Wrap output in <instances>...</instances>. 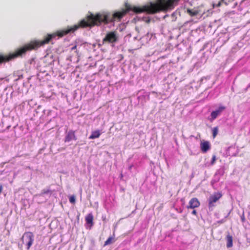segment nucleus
<instances>
[{
	"instance_id": "obj_18",
	"label": "nucleus",
	"mask_w": 250,
	"mask_h": 250,
	"mask_svg": "<svg viewBox=\"0 0 250 250\" xmlns=\"http://www.w3.org/2000/svg\"><path fill=\"white\" fill-rule=\"evenodd\" d=\"M225 109V107L223 106H220L218 109L217 110L218 113L220 114L224 109Z\"/></svg>"
},
{
	"instance_id": "obj_1",
	"label": "nucleus",
	"mask_w": 250,
	"mask_h": 250,
	"mask_svg": "<svg viewBox=\"0 0 250 250\" xmlns=\"http://www.w3.org/2000/svg\"><path fill=\"white\" fill-rule=\"evenodd\" d=\"M125 9L116 11L111 15L107 12L98 13L95 15L90 13L86 17L85 19L82 20L78 24L58 30L53 34H47L42 40L31 41L20 47V57H22L28 51L37 49L41 46L48 44L52 39L55 38L56 36L60 38L62 37L69 33L75 32L79 28L91 27L95 25L99 26L102 23L107 24L116 21H119L130 11H132L137 14L146 12L148 14H153L158 12L157 5L152 3L149 6L145 5L142 7L133 6L127 2L125 3Z\"/></svg>"
},
{
	"instance_id": "obj_10",
	"label": "nucleus",
	"mask_w": 250,
	"mask_h": 250,
	"mask_svg": "<svg viewBox=\"0 0 250 250\" xmlns=\"http://www.w3.org/2000/svg\"><path fill=\"white\" fill-rule=\"evenodd\" d=\"M226 241H227V247L228 248H231L233 245L232 236L231 235H230L229 234H228L226 236Z\"/></svg>"
},
{
	"instance_id": "obj_19",
	"label": "nucleus",
	"mask_w": 250,
	"mask_h": 250,
	"mask_svg": "<svg viewBox=\"0 0 250 250\" xmlns=\"http://www.w3.org/2000/svg\"><path fill=\"white\" fill-rule=\"evenodd\" d=\"M225 109V107L223 106H220L218 109L217 110L218 113L220 114L224 109Z\"/></svg>"
},
{
	"instance_id": "obj_3",
	"label": "nucleus",
	"mask_w": 250,
	"mask_h": 250,
	"mask_svg": "<svg viewBox=\"0 0 250 250\" xmlns=\"http://www.w3.org/2000/svg\"><path fill=\"white\" fill-rule=\"evenodd\" d=\"M222 197V194L220 192H216L210 195L208 198V208L209 209H212V208L215 206L216 203Z\"/></svg>"
},
{
	"instance_id": "obj_12",
	"label": "nucleus",
	"mask_w": 250,
	"mask_h": 250,
	"mask_svg": "<svg viewBox=\"0 0 250 250\" xmlns=\"http://www.w3.org/2000/svg\"><path fill=\"white\" fill-rule=\"evenodd\" d=\"M188 14L191 17H193L196 16L198 14L200 13V11L196 9H187Z\"/></svg>"
},
{
	"instance_id": "obj_11",
	"label": "nucleus",
	"mask_w": 250,
	"mask_h": 250,
	"mask_svg": "<svg viewBox=\"0 0 250 250\" xmlns=\"http://www.w3.org/2000/svg\"><path fill=\"white\" fill-rule=\"evenodd\" d=\"M101 134V133L100 130H95L92 132L91 134L89 136V139H94L96 138H98Z\"/></svg>"
},
{
	"instance_id": "obj_4",
	"label": "nucleus",
	"mask_w": 250,
	"mask_h": 250,
	"mask_svg": "<svg viewBox=\"0 0 250 250\" xmlns=\"http://www.w3.org/2000/svg\"><path fill=\"white\" fill-rule=\"evenodd\" d=\"M118 40V36L115 31H111L108 32L105 37L103 40V43H113L116 42Z\"/></svg>"
},
{
	"instance_id": "obj_9",
	"label": "nucleus",
	"mask_w": 250,
	"mask_h": 250,
	"mask_svg": "<svg viewBox=\"0 0 250 250\" xmlns=\"http://www.w3.org/2000/svg\"><path fill=\"white\" fill-rule=\"evenodd\" d=\"M201 149L203 153H206L210 148L209 144L208 141H205L200 144Z\"/></svg>"
},
{
	"instance_id": "obj_22",
	"label": "nucleus",
	"mask_w": 250,
	"mask_h": 250,
	"mask_svg": "<svg viewBox=\"0 0 250 250\" xmlns=\"http://www.w3.org/2000/svg\"><path fill=\"white\" fill-rule=\"evenodd\" d=\"M77 45H75L74 46H73V47L71 48V50L72 51H73V50H75V52H76V53H77Z\"/></svg>"
},
{
	"instance_id": "obj_15",
	"label": "nucleus",
	"mask_w": 250,
	"mask_h": 250,
	"mask_svg": "<svg viewBox=\"0 0 250 250\" xmlns=\"http://www.w3.org/2000/svg\"><path fill=\"white\" fill-rule=\"evenodd\" d=\"M219 114V113H218L217 110L216 111H213L211 113V119L212 120L216 119L217 117V116Z\"/></svg>"
},
{
	"instance_id": "obj_14",
	"label": "nucleus",
	"mask_w": 250,
	"mask_h": 250,
	"mask_svg": "<svg viewBox=\"0 0 250 250\" xmlns=\"http://www.w3.org/2000/svg\"><path fill=\"white\" fill-rule=\"evenodd\" d=\"M212 136L213 138H215L218 132V127L217 126L213 128L212 130Z\"/></svg>"
},
{
	"instance_id": "obj_2",
	"label": "nucleus",
	"mask_w": 250,
	"mask_h": 250,
	"mask_svg": "<svg viewBox=\"0 0 250 250\" xmlns=\"http://www.w3.org/2000/svg\"><path fill=\"white\" fill-rule=\"evenodd\" d=\"M179 0H157V2L154 3L157 5L158 12L167 11L174 9Z\"/></svg>"
},
{
	"instance_id": "obj_16",
	"label": "nucleus",
	"mask_w": 250,
	"mask_h": 250,
	"mask_svg": "<svg viewBox=\"0 0 250 250\" xmlns=\"http://www.w3.org/2000/svg\"><path fill=\"white\" fill-rule=\"evenodd\" d=\"M69 202L73 204H74L75 203L76 198H75V196H74V195L71 196L69 197Z\"/></svg>"
},
{
	"instance_id": "obj_8",
	"label": "nucleus",
	"mask_w": 250,
	"mask_h": 250,
	"mask_svg": "<svg viewBox=\"0 0 250 250\" xmlns=\"http://www.w3.org/2000/svg\"><path fill=\"white\" fill-rule=\"evenodd\" d=\"M85 220L86 221V224L89 226L90 228H91L94 224V217L92 213H90L87 214L85 216Z\"/></svg>"
},
{
	"instance_id": "obj_20",
	"label": "nucleus",
	"mask_w": 250,
	"mask_h": 250,
	"mask_svg": "<svg viewBox=\"0 0 250 250\" xmlns=\"http://www.w3.org/2000/svg\"><path fill=\"white\" fill-rule=\"evenodd\" d=\"M216 160V156L215 155H213L212 157V160H211V165H213L215 162Z\"/></svg>"
},
{
	"instance_id": "obj_23",
	"label": "nucleus",
	"mask_w": 250,
	"mask_h": 250,
	"mask_svg": "<svg viewBox=\"0 0 250 250\" xmlns=\"http://www.w3.org/2000/svg\"><path fill=\"white\" fill-rule=\"evenodd\" d=\"M192 214L194 215H197V212H196V210H193L192 211Z\"/></svg>"
},
{
	"instance_id": "obj_17",
	"label": "nucleus",
	"mask_w": 250,
	"mask_h": 250,
	"mask_svg": "<svg viewBox=\"0 0 250 250\" xmlns=\"http://www.w3.org/2000/svg\"><path fill=\"white\" fill-rule=\"evenodd\" d=\"M225 109V107L223 106H220L218 109L217 110L218 113L220 114L224 109Z\"/></svg>"
},
{
	"instance_id": "obj_7",
	"label": "nucleus",
	"mask_w": 250,
	"mask_h": 250,
	"mask_svg": "<svg viewBox=\"0 0 250 250\" xmlns=\"http://www.w3.org/2000/svg\"><path fill=\"white\" fill-rule=\"evenodd\" d=\"M200 203L197 198H192L189 202V205L188 208H194L200 206Z\"/></svg>"
},
{
	"instance_id": "obj_21",
	"label": "nucleus",
	"mask_w": 250,
	"mask_h": 250,
	"mask_svg": "<svg viewBox=\"0 0 250 250\" xmlns=\"http://www.w3.org/2000/svg\"><path fill=\"white\" fill-rule=\"evenodd\" d=\"M50 192H51V191L49 189H43L42 190V193L43 194H48Z\"/></svg>"
},
{
	"instance_id": "obj_5",
	"label": "nucleus",
	"mask_w": 250,
	"mask_h": 250,
	"mask_svg": "<svg viewBox=\"0 0 250 250\" xmlns=\"http://www.w3.org/2000/svg\"><path fill=\"white\" fill-rule=\"evenodd\" d=\"M24 237L26 238L27 240V249L29 250L31 246L33 244L34 241L33 233L30 231L26 232L24 233L23 235L22 236V239L23 240Z\"/></svg>"
},
{
	"instance_id": "obj_6",
	"label": "nucleus",
	"mask_w": 250,
	"mask_h": 250,
	"mask_svg": "<svg viewBox=\"0 0 250 250\" xmlns=\"http://www.w3.org/2000/svg\"><path fill=\"white\" fill-rule=\"evenodd\" d=\"M77 139L75 135V132L73 130H69L65 137L64 142H69L72 140H76Z\"/></svg>"
},
{
	"instance_id": "obj_13",
	"label": "nucleus",
	"mask_w": 250,
	"mask_h": 250,
	"mask_svg": "<svg viewBox=\"0 0 250 250\" xmlns=\"http://www.w3.org/2000/svg\"><path fill=\"white\" fill-rule=\"evenodd\" d=\"M114 238L113 237H109L105 242L104 243V246L108 245L112 243L113 241Z\"/></svg>"
}]
</instances>
